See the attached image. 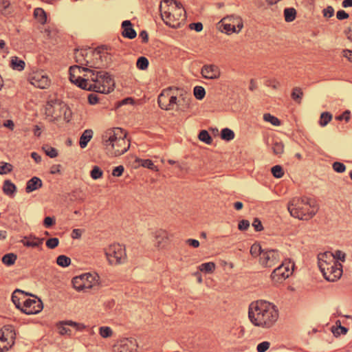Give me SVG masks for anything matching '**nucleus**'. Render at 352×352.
Wrapping results in <instances>:
<instances>
[{"label": "nucleus", "mask_w": 352, "mask_h": 352, "mask_svg": "<svg viewBox=\"0 0 352 352\" xmlns=\"http://www.w3.org/2000/svg\"><path fill=\"white\" fill-rule=\"evenodd\" d=\"M107 55L102 54L100 51L91 49H82L75 52L76 63L82 72L88 73L89 71H95L92 69H100L107 64Z\"/></svg>", "instance_id": "nucleus-4"}, {"label": "nucleus", "mask_w": 352, "mask_h": 352, "mask_svg": "<svg viewBox=\"0 0 352 352\" xmlns=\"http://www.w3.org/2000/svg\"><path fill=\"white\" fill-rule=\"evenodd\" d=\"M43 239H39L34 236H25L22 240L21 243L27 247L36 248L43 243Z\"/></svg>", "instance_id": "nucleus-24"}, {"label": "nucleus", "mask_w": 352, "mask_h": 352, "mask_svg": "<svg viewBox=\"0 0 352 352\" xmlns=\"http://www.w3.org/2000/svg\"><path fill=\"white\" fill-rule=\"evenodd\" d=\"M67 110L66 105L57 99H51L47 101L45 106V113L56 119L61 116Z\"/></svg>", "instance_id": "nucleus-14"}, {"label": "nucleus", "mask_w": 352, "mask_h": 352, "mask_svg": "<svg viewBox=\"0 0 352 352\" xmlns=\"http://www.w3.org/2000/svg\"><path fill=\"white\" fill-rule=\"evenodd\" d=\"M99 334L103 338H108L113 336V332L111 327L103 326L99 328Z\"/></svg>", "instance_id": "nucleus-33"}, {"label": "nucleus", "mask_w": 352, "mask_h": 352, "mask_svg": "<svg viewBox=\"0 0 352 352\" xmlns=\"http://www.w3.org/2000/svg\"><path fill=\"white\" fill-rule=\"evenodd\" d=\"M124 172V167L122 166H118L113 168L112 175L114 177H120Z\"/></svg>", "instance_id": "nucleus-60"}, {"label": "nucleus", "mask_w": 352, "mask_h": 352, "mask_svg": "<svg viewBox=\"0 0 352 352\" xmlns=\"http://www.w3.org/2000/svg\"><path fill=\"white\" fill-rule=\"evenodd\" d=\"M296 12L294 8H285L284 10V16H285V19L287 22L293 21L296 18Z\"/></svg>", "instance_id": "nucleus-32"}, {"label": "nucleus", "mask_w": 352, "mask_h": 352, "mask_svg": "<svg viewBox=\"0 0 352 352\" xmlns=\"http://www.w3.org/2000/svg\"><path fill=\"white\" fill-rule=\"evenodd\" d=\"M104 254L109 263L111 265L124 263L126 260L125 248L119 243H114L108 246L104 249Z\"/></svg>", "instance_id": "nucleus-8"}, {"label": "nucleus", "mask_w": 352, "mask_h": 352, "mask_svg": "<svg viewBox=\"0 0 352 352\" xmlns=\"http://www.w3.org/2000/svg\"><path fill=\"white\" fill-rule=\"evenodd\" d=\"M342 265L341 263H340L338 261H335V262L327 263V265H325V268L324 269H320L321 272L323 274L325 272H327V273H329V269L335 267V266H340Z\"/></svg>", "instance_id": "nucleus-58"}, {"label": "nucleus", "mask_w": 352, "mask_h": 352, "mask_svg": "<svg viewBox=\"0 0 352 352\" xmlns=\"http://www.w3.org/2000/svg\"><path fill=\"white\" fill-rule=\"evenodd\" d=\"M59 241L57 238H50L46 241V245L50 249H54L58 246Z\"/></svg>", "instance_id": "nucleus-55"}, {"label": "nucleus", "mask_w": 352, "mask_h": 352, "mask_svg": "<svg viewBox=\"0 0 352 352\" xmlns=\"http://www.w3.org/2000/svg\"><path fill=\"white\" fill-rule=\"evenodd\" d=\"M302 91L299 87H295L293 89L292 93V98H293V100L299 102L302 98Z\"/></svg>", "instance_id": "nucleus-52"}, {"label": "nucleus", "mask_w": 352, "mask_h": 352, "mask_svg": "<svg viewBox=\"0 0 352 352\" xmlns=\"http://www.w3.org/2000/svg\"><path fill=\"white\" fill-rule=\"evenodd\" d=\"M332 119V116L328 112H324L320 116V124L324 126L327 125Z\"/></svg>", "instance_id": "nucleus-45"}, {"label": "nucleus", "mask_w": 352, "mask_h": 352, "mask_svg": "<svg viewBox=\"0 0 352 352\" xmlns=\"http://www.w3.org/2000/svg\"><path fill=\"white\" fill-rule=\"evenodd\" d=\"M34 16L40 23L45 24L46 23L47 16L43 9L41 8H36L34 11Z\"/></svg>", "instance_id": "nucleus-30"}, {"label": "nucleus", "mask_w": 352, "mask_h": 352, "mask_svg": "<svg viewBox=\"0 0 352 352\" xmlns=\"http://www.w3.org/2000/svg\"><path fill=\"white\" fill-rule=\"evenodd\" d=\"M189 27L192 30H195L196 32H200L203 29V25L201 23H192L189 25Z\"/></svg>", "instance_id": "nucleus-63"}, {"label": "nucleus", "mask_w": 352, "mask_h": 352, "mask_svg": "<svg viewBox=\"0 0 352 352\" xmlns=\"http://www.w3.org/2000/svg\"><path fill=\"white\" fill-rule=\"evenodd\" d=\"M94 132L91 129H86L80 138L79 144L80 148H84L87 146L88 142L93 137Z\"/></svg>", "instance_id": "nucleus-27"}, {"label": "nucleus", "mask_w": 352, "mask_h": 352, "mask_svg": "<svg viewBox=\"0 0 352 352\" xmlns=\"http://www.w3.org/2000/svg\"><path fill=\"white\" fill-rule=\"evenodd\" d=\"M324 16L327 18L331 17L334 14V10L332 7L329 6L323 10Z\"/></svg>", "instance_id": "nucleus-62"}, {"label": "nucleus", "mask_w": 352, "mask_h": 352, "mask_svg": "<svg viewBox=\"0 0 352 352\" xmlns=\"http://www.w3.org/2000/svg\"><path fill=\"white\" fill-rule=\"evenodd\" d=\"M190 100V95L177 87L164 89L158 96L159 106L164 110L184 111L189 107Z\"/></svg>", "instance_id": "nucleus-2"}, {"label": "nucleus", "mask_w": 352, "mask_h": 352, "mask_svg": "<svg viewBox=\"0 0 352 352\" xmlns=\"http://www.w3.org/2000/svg\"><path fill=\"white\" fill-rule=\"evenodd\" d=\"M318 267L320 269L325 268V265L327 263L335 262V257L333 255V253L330 252H325L323 253H320L318 255Z\"/></svg>", "instance_id": "nucleus-22"}, {"label": "nucleus", "mask_w": 352, "mask_h": 352, "mask_svg": "<svg viewBox=\"0 0 352 352\" xmlns=\"http://www.w3.org/2000/svg\"><path fill=\"white\" fill-rule=\"evenodd\" d=\"M122 36L124 37L133 39L135 38L136 32L132 28V24L130 21H124L122 23Z\"/></svg>", "instance_id": "nucleus-23"}, {"label": "nucleus", "mask_w": 352, "mask_h": 352, "mask_svg": "<svg viewBox=\"0 0 352 352\" xmlns=\"http://www.w3.org/2000/svg\"><path fill=\"white\" fill-rule=\"evenodd\" d=\"M43 309V302L36 297L34 298H25L23 300L21 311L28 315L36 314Z\"/></svg>", "instance_id": "nucleus-16"}, {"label": "nucleus", "mask_w": 352, "mask_h": 352, "mask_svg": "<svg viewBox=\"0 0 352 352\" xmlns=\"http://www.w3.org/2000/svg\"><path fill=\"white\" fill-rule=\"evenodd\" d=\"M347 331L348 330L346 327L341 326L340 322H339V324L336 322V327H333L332 330L333 334L336 336L341 334H346Z\"/></svg>", "instance_id": "nucleus-49"}, {"label": "nucleus", "mask_w": 352, "mask_h": 352, "mask_svg": "<svg viewBox=\"0 0 352 352\" xmlns=\"http://www.w3.org/2000/svg\"><path fill=\"white\" fill-rule=\"evenodd\" d=\"M55 219L54 217H47L43 221V225L45 228H50L55 224Z\"/></svg>", "instance_id": "nucleus-57"}, {"label": "nucleus", "mask_w": 352, "mask_h": 352, "mask_svg": "<svg viewBox=\"0 0 352 352\" xmlns=\"http://www.w3.org/2000/svg\"><path fill=\"white\" fill-rule=\"evenodd\" d=\"M82 72V69L80 68V66L74 65L72 66L69 68V80L70 81L76 85L78 87L84 89V85L88 80V78L86 76V73L82 76H80V74Z\"/></svg>", "instance_id": "nucleus-17"}, {"label": "nucleus", "mask_w": 352, "mask_h": 352, "mask_svg": "<svg viewBox=\"0 0 352 352\" xmlns=\"http://www.w3.org/2000/svg\"><path fill=\"white\" fill-rule=\"evenodd\" d=\"M273 152L276 155H279L283 153L284 146L282 142H276L273 144Z\"/></svg>", "instance_id": "nucleus-53"}, {"label": "nucleus", "mask_w": 352, "mask_h": 352, "mask_svg": "<svg viewBox=\"0 0 352 352\" xmlns=\"http://www.w3.org/2000/svg\"><path fill=\"white\" fill-rule=\"evenodd\" d=\"M270 346V343L267 341H264L259 343L256 346L258 352H265Z\"/></svg>", "instance_id": "nucleus-54"}, {"label": "nucleus", "mask_w": 352, "mask_h": 352, "mask_svg": "<svg viewBox=\"0 0 352 352\" xmlns=\"http://www.w3.org/2000/svg\"><path fill=\"white\" fill-rule=\"evenodd\" d=\"M43 150L44 151V152L45 153V154L52 157V158H54V157H56L57 155H58V152H57V150L52 146H50V145H44L43 146Z\"/></svg>", "instance_id": "nucleus-39"}, {"label": "nucleus", "mask_w": 352, "mask_h": 352, "mask_svg": "<svg viewBox=\"0 0 352 352\" xmlns=\"http://www.w3.org/2000/svg\"><path fill=\"white\" fill-rule=\"evenodd\" d=\"M98 276L89 273L83 274L72 279V285L77 291L92 288L98 283Z\"/></svg>", "instance_id": "nucleus-10"}, {"label": "nucleus", "mask_w": 352, "mask_h": 352, "mask_svg": "<svg viewBox=\"0 0 352 352\" xmlns=\"http://www.w3.org/2000/svg\"><path fill=\"white\" fill-rule=\"evenodd\" d=\"M250 226V223L248 220H242L239 223L238 228L240 230H246Z\"/></svg>", "instance_id": "nucleus-61"}, {"label": "nucleus", "mask_w": 352, "mask_h": 352, "mask_svg": "<svg viewBox=\"0 0 352 352\" xmlns=\"http://www.w3.org/2000/svg\"><path fill=\"white\" fill-rule=\"evenodd\" d=\"M16 186L10 180H6L4 182L3 186V191L6 195L8 196H12L16 192Z\"/></svg>", "instance_id": "nucleus-28"}, {"label": "nucleus", "mask_w": 352, "mask_h": 352, "mask_svg": "<svg viewBox=\"0 0 352 352\" xmlns=\"http://www.w3.org/2000/svg\"><path fill=\"white\" fill-rule=\"evenodd\" d=\"M329 273H327V272H324L322 274L323 276L327 280L334 282L338 280L342 276V265L333 267L329 269Z\"/></svg>", "instance_id": "nucleus-21"}, {"label": "nucleus", "mask_w": 352, "mask_h": 352, "mask_svg": "<svg viewBox=\"0 0 352 352\" xmlns=\"http://www.w3.org/2000/svg\"><path fill=\"white\" fill-rule=\"evenodd\" d=\"M65 323L79 331H83L87 327L83 323L76 322L72 320L65 321Z\"/></svg>", "instance_id": "nucleus-46"}, {"label": "nucleus", "mask_w": 352, "mask_h": 352, "mask_svg": "<svg viewBox=\"0 0 352 352\" xmlns=\"http://www.w3.org/2000/svg\"><path fill=\"white\" fill-rule=\"evenodd\" d=\"M28 80L32 85L40 89H47L50 85V80L43 70L32 71Z\"/></svg>", "instance_id": "nucleus-13"}, {"label": "nucleus", "mask_w": 352, "mask_h": 352, "mask_svg": "<svg viewBox=\"0 0 352 352\" xmlns=\"http://www.w3.org/2000/svg\"><path fill=\"white\" fill-rule=\"evenodd\" d=\"M138 342L135 339L130 338L121 340L113 346L114 352H137Z\"/></svg>", "instance_id": "nucleus-18"}, {"label": "nucleus", "mask_w": 352, "mask_h": 352, "mask_svg": "<svg viewBox=\"0 0 352 352\" xmlns=\"http://www.w3.org/2000/svg\"><path fill=\"white\" fill-rule=\"evenodd\" d=\"M287 209L292 217L309 220L316 214L318 206L314 199L307 197H294L288 203Z\"/></svg>", "instance_id": "nucleus-5"}, {"label": "nucleus", "mask_w": 352, "mask_h": 352, "mask_svg": "<svg viewBox=\"0 0 352 352\" xmlns=\"http://www.w3.org/2000/svg\"><path fill=\"white\" fill-rule=\"evenodd\" d=\"M88 78L84 89L101 94H107L113 89V80L104 71H89L86 73Z\"/></svg>", "instance_id": "nucleus-7"}, {"label": "nucleus", "mask_w": 352, "mask_h": 352, "mask_svg": "<svg viewBox=\"0 0 352 352\" xmlns=\"http://www.w3.org/2000/svg\"><path fill=\"white\" fill-rule=\"evenodd\" d=\"M102 143L113 156L124 154L130 147L129 140H126V133L119 127L106 130L102 135Z\"/></svg>", "instance_id": "nucleus-3"}, {"label": "nucleus", "mask_w": 352, "mask_h": 352, "mask_svg": "<svg viewBox=\"0 0 352 352\" xmlns=\"http://www.w3.org/2000/svg\"><path fill=\"white\" fill-rule=\"evenodd\" d=\"M56 263L61 267H67L71 263V259L65 255H60L58 256Z\"/></svg>", "instance_id": "nucleus-42"}, {"label": "nucleus", "mask_w": 352, "mask_h": 352, "mask_svg": "<svg viewBox=\"0 0 352 352\" xmlns=\"http://www.w3.org/2000/svg\"><path fill=\"white\" fill-rule=\"evenodd\" d=\"M280 255L276 250H265L259 258L260 264L265 267H272L279 262Z\"/></svg>", "instance_id": "nucleus-15"}, {"label": "nucleus", "mask_w": 352, "mask_h": 352, "mask_svg": "<svg viewBox=\"0 0 352 352\" xmlns=\"http://www.w3.org/2000/svg\"><path fill=\"white\" fill-rule=\"evenodd\" d=\"M221 139L230 141L234 138V133L228 128H225L221 131Z\"/></svg>", "instance_id": "nucleus-34"}, {"label": "nucleus", "mask_w": 352, "mask_h": 352, "mask_svg": "<svg viewBox=\"0 0 352 352\" xmlns=\"http://www.w3.org/2000/svg\"><path fill=\"white\" fill-rule=\"evenodd\" d=\"M342 56L347 58L349 61L352 63V51L349 50H344L342 51Z\"/></svg>", "instance_id": "nucleus-64"}, {"label": "nucleus", "mask_w": 352, "mask_h": 352, "mask_svg": "<svg viewBox=\"0 0 352 352\" xmlns=\"http://www.w3.org/2000/svg\"><path fill=\"white\" fill-rule=\"evenodd\" d=\"M263 120L265 122H270L274 126H279L280 124L279 120L270 113H265L263 115Z\"/></svg>", "instance_id": "nucleus-40"}, {"label": "nucleus", "mask_w": 352, "mask_h": 352, "mask_svg": "<svg viewBox=\"0 0 352 352\" xmlns=\"http://www.w3.org/2000/svg\"><path fill=\"white\" fill-rule=\"evenodd\" d=\"M16 260V256L12 253L7 254L4 255L2 258V262L10 266L13 265Z\"/></svg>", "instance_id": "nucleus-35"}, {"label": "nucleus", "mask_w": 352, "mask_h": 352, "mask_svg": "<svg viewBox=\"0 0 352 352\" xmlns=\"http://www.w3.org/2000/svg\"><path fill=\"white\" fill-rule=\"evenodd\" d=\"M215 264L213 262L202 263L198 268L201 272L205 273H212L215 269Z\"/></svg>", "instance_id": "nucleus-31"}, {"label": "nucleus", "mask_w": 352, "mask_h": 352, "mask_svg": "<svg viewBox=\"0 0 352 352\" xmlns=\"http://www.w3.org/2000/svg\"><path fill=\"white\" fill-rule=\"evenodd\" d=\"M248 316L256 327L268 329L277 322L279 312L277 307L268 301L257 300L250 305Z\"/></svg>", "instance_id": "nucleus-1"}, {"label": "nucleus", "mask_w": 352, "mask_h": 352, "mask_svg": "<svg viewBox=\"0 0 352 352\" xmlns=\"http://www.w3.org/2000/svg\"><path fill=\"white\" fill-rule=\"evenodd\" d=\"M201 74L206 79L216 80L220 77L221 71L216 65H204L201 68Z\"/></svg>", "instance_id": "nucleus-19"}, {"label": "nucleus", "mask_w": 352, "mask_h": 352, "mask_svg": "<svg viewBox=\"0 0 352 352\" xmlns=\"http://www.w3.org/2000/svg\"><path fill=\"white\" fill-rule=\"evenodd\" d=\"M272 173L274 175V177L276 178H280L284 175V171L283 168L279 165H276L273 166L271 169Z\"/></svg>", "instance_id": "nucleus-48"}, {"label": "nucleus", "mask_w": 352, "mask_h": 352, "mask_svg": "<svg viewBox=\"0 0 352 352\" xmlns=\"http://www.w3.org/2000/svg\"><path fill=\"white\" fill-rule=\"evenodd\" d=\"M42 181L37 177H33L28 182L25 188L27 192H31L42 186Z\"/></svg>", "instance_id": "nucleus-25"}, {"label": "nucleus", "mask_w": 352, "mask_h": 352, "mask_svg": "<svg viewBox=\"0 0 352 352\" xmlns=\"http://www.w3.org/2000/svg\"><path fill=\"white\" fill-rule=\"evenodd\" d=\"M136 66L138 69H140L141 70H144V69H147V67L148 66V59L144 56H141V57L138 58L137 63H136Z\"/></svg>", "instance_id": "nucleus-43"}, {"label": "nucleus", "mask_w": 352, "mask_h": 352, "mask_svg": "<svg viewBox=\"0 0 352 352\" xmlns=\"http://www.w3.org/2000/svg\"><path fill=\"white\" fill-rule=\"evenodd\" d=\"M243 27L242 19L238 16L230 15L222 19L219 23V28L225 30L227 34L239 33Z\"/></svg>", "instance_id": "nucleus-9"}, {"label": "nucleus", "mask_w": 352, "mask_h": 352, "mask_svg": "<svg viewBox=\"0 0 352 352\" xmlns=\"http://www.w3.org/2000/svg\"><path fill=\"white\" fill-rule=\"evenodd\" d=\"M26 297L25 296L23 292L19 289L15 290L12 296V300L13 303L16 305V307L21 310V307L23 306V300H25Z\"/></svg>", "instance_id": "nucleus-26"}, {"label": "nucleus", "mask_w": 352, "mask_h": 352, "mask_svg": "<svg viewBox=\"0 0 352 352\" xmlns=\"http://www.w3.org/2000/svg\"><path fill=\"white\" fill-rule=\"evenodd\" d=\"M155 241L154 245L158 249L165 248L168 242V232L164 230H158L153 234Z\"/></svg>", "instance_id": "nucleus-20"}, {"label": "nucleus", "mask_w": 352, "mask_h": 352, "mask_svg": "<svg viewBox=\"0 0 352 352\" xmlns=\"http://www.w3.org/2000/svg\"><path fill=\"white\" fill-rule=\"evenodd\" d=\"M10 2L7 0H0V11L3 15H8L11 13L10 10Z\"/></svg>", "instance_id": "nucleus-37"}, {"label": "nucleus", "mask_w": 352, "mask_h": 352, "mask_svg": "<svg viewBox=\"0 0 352 352\" xmlns=\"http://www.w3.org/2000/svg\"><path fill=\"white\" fill-rule=\"evenodd\" d=\"M16 333L12 325L3 326L0 329V352L7 351L14 344Z\"/></svg>", "instance_id": "nucleus-11"}, {"label": "nucleus", "mask_w": 352, "mask_h": 352, "mask_svg": "<svg viewBox=\"0 0 352 352\" xmlns=\"http://www.w3.org/2000/svg\"><path fill=\"white\" fill-rule=\"evenodd\" d=\"M333 256L335 257V260L338 261H344L346 254L340 250H337L335 252L334 254H333Z\"/></svg>", "instance_id": "nucleus-59"}, {"label": "nucleus", "mask_w": 352, "mask_h": 352, "mask_svg": "<svg viewBox=\"0 0 352 352\" xmlns=\"http://www.w3.org/2000/svg\"><path fill=\"white\" fill-rule=\"evenodd\" d=\"M12 169V166L6 162H0V174H7L10 173Z\"/></svg>", "instance_id": "nucleus-50"}, {"label": "nucleus", "mask_w": 352, "mask_h": 352, "mask_svg": "<svg viewBox=\"0 0 352 352\" xmlns=\"http://www.w3.org/2000/svg\"><path fill=\"white\" fill-rule=\"evenodd\" d=\"M10 65L14 69L22 71L25 67V63L23 60L19 59L18 57L13 56L10 60Z\"/></svg>", "instance_id": "nucleus-29"}, {"label": "nucleus", "mask_w": 352, "mask_h": 352, "mask_svg": "<svg viewBox=\"0 0 352 352\" xmlns=\"http://www.w3.org/2000/svg\"><path fill=\"white\" fill-rule=\"evenodd\" d=\"M333 168L338 173H343L345 171L346 166L344 164L336 162L333 164Z\"/></svg>", "instance_id": "nucleus-56"}, {"label": "nucleus", "mask_w": 352, "mask_h": 352, "mask_svg": "<svg viewBox=\"0 0 352 352\" xmlns=\"http://www.w3.org/2000/svg\"><path fill=\"white\" fill-rule=\"evenodd\" d=\"M160 11L164 22L171 28H177L185 21V10L182 5L174 0H163Z\"/></svg>", "instance_id": "nucleus-6"}, {"label": "nucleus", "mask_w": 352, "mask_h": 352, "mask_svg": "<svg viewBox=\"0 0 352 352\" xmlns=\"http://www.w3.org/2000/svg\"><path fill=\"white\" fill-rule=\"evenodd\" d=\"M67 325L65 322H62L58 327V332L60 335H71V329L66 327Z\"/></svg>", "instance_id": "nucleus-51"}, {"label": "nucleus", "mask_w": 352, "mask_h": 352, "mask_svg": "<svg viewBox=\"0 0 352 352\" xmlns=\"http://www.w3.org/2000/svg\"><path fill=\"white\" fill-rule=\"evenodd\" d=\"M265 250H263L261 249V247L260 246V245L256 244V243L253 244L250 248V254H252V256H254V257L259 256L261 258V254Z\"/></svg>", "instance_id": "nucleus-41"}, {"label": "nucleus", "mask_w": 352, "mask_h": 352, "mask_svg": "<svg viewBox=\"0 0 352 352\" xmlns=\"http://www.w3.org/2000/svg\"><path fill=\"white\" fill-rule=\"evenodd\" d=\"M139 165L151 169L154 171H158V168L156 166L154 165L153 162L150 160H138Z\"/></svg>", "instance_id": "nucleus-36"}, {"label": "nucleus", "mask_w": 352, "mask_h": 352, "mask_svg": "<svg viewBox=\"0 0 352 352\" xmlns=\"http://www.w3.org/2000/svg\"><path fill=\"white\" fill-rule=\"evenodd\" d=\"M206 94L205 89L200 86H196L194 88V96L198 100H201L204 98Z\"/></svg>", "instance_id": "nucleus-47"}, {"label": "nucleus", "mask_w": 352, "mask_h": 352, "mask_svg": "<svg viewBox=\"0 0 352 352\" xmlns=\"http://www.w3.org/2000/svg\"><path fill=\"white\" fill-rule=\"evenodd\" d=\"M102 170L97 166H94L93 169L90 172V176L94 179H98L102 177Z\"/></svg>", "instance_id": "nucleus-44"}, {"label": "nucleus", "mask_w": 352, "mask_h": 352, "mask_svg": "<svg viewBox=\"0 0 352 352\" xmlns=\"http://www.w3.org/2000/svg\"><path fill=\"white\" fill-rule=\"evenodd\" d=\"M199 139L208 144H210L212 142V139L211 138V136L210 135V134L208 133V132L206 130H202L199 134Z\"/></svg>", "instance_id": "nucleus-38"}, {"label": "nucleus", "mask_w": 352, "mask_h": 352, "mask_svg": "<svg viewBox=\"0 0 352 352\" xmlns=\"http://www.w3.org/2000/svg\"><path fill=\"white\" fill-rule=\"evenodd\" d=\"M294 267V264L290 261H285L272 272L271 274L272 280L275 283L282 282L292 274Z\"/></svg>", "instance_id": "nucleus-12"}]
</instances>
